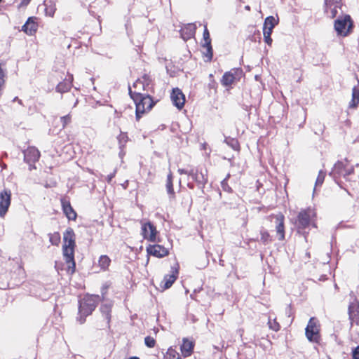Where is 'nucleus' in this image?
Here are the masks:
<instances>
[{
	"mask_svg": "<svg viewBox=\"0 0 359 359\" xmlns=\"http://www.w3.org/2000/svg\"><path fill=\"white\" fill-rule=\"evenodd\" d=\"M129 94L136 106L135 116L138 121L145 112L150 111L155 105V102L149 95H143L140 93L133 92L129 87Z\"/></svg>",
	"mask_w": 359,
	"mask_h": 359,
	"instance_id": "obj_1",
	"label": "nucleus"
},
{
	"mask_svg": "<svg viewBox=\"0 0 359 359\" xmlns=\"http://www.w3.org/2000/svg\"><path fill=\"white\" fill-rule=\"evenodd\" d=\"M178 172L180 175H187L188 180H192V182H188L187 187L190 189H194L195 187L194 182H195L199 189L202 192L204 191V188L208 182V175L203 173L202 170H199L197 168L190 167L189 168H179Z\"/></svg>",
	"mask_w": 359,
	"mask_h": 359,
	"instance_id": "obj_2",
	"label": "nucleus"
},
{
	"mask_svg": "<svg viewBox=\"0 0 359 359\" xmlns=\"http://www.w3.org/2000/svg\"><path fill=\"white\" fill-rule=\"evenodd\" d=\"M99 301V295H86L79 302L77 320L80 324L86 322V318L95 309Z\"/></svg>",
	"mask_w": 359,
	"mask_h": 359,
	"instance_id": "obj_3",
	"label": "nucleus"
},
{
	"mask_svg": "<svg viewBox=\"0 0 359 359\" xmlns=\"http://www.w3.org/2000/svg\"><path fill=\"white\" fill-rule=\"evenodd\" d=\"M354 172L353 166H349L348 161L345 159L343 161H338L333 166L329 175L334 180V182L340 185L339 180L344 177L346 181H351L352 180L351 175Z\"/></svg>",
	"mask_w": 359,
	"mask_h": 359,
	"instance_id": "obj_4",
	"label": "nucleus"
},
{
	"mask_svg": "<svg viewBox=\"0 0 359 359\" xmlns=\"http://www.w3.org/2000/svg\"><path fill=\"white\" fill-rule=\"evenodd\" d=\"M312 213L313 212L310 208L302 210L298 213L295 222L297 233L304 236L305 240H306L307 235L309 234Z\"/></svg>",
	"mask_w": 359,
	"mask_h": 359,
	"instance_id": "obj_5",
	"label": "nucleus"
},
{
	"mask_svg": "<svg viewBox=\"0 0 359 359\" xmlns=\"http://www.w3.org/2000/svg\"><path fill=\"white\" fill-rule=\"evenodd\" d=\"M334 26L337 35L346 36L352 32L353 22L349 15H344L334 21Z\"/></svg>",
	"mask_w": 359,
	"mask_h": 359,
	"instance_id": "obj_6",
	"label": "nucleus"
},
{
	"mask_svg": "<svg viewBox=\"0 0 359 359\" xmlns=\"http://www.w3.org/2000/svg\"><path fill=\"white\" fill-rule=\"evenodd\" d=\"M320 330L318 319L314 317L311 318L305 329V335L307 339L310 342L319 344L321 340Z\"/></svg>",
	"mask_w": 359,
	"mask_h": 359,
	"instance_id": "obj_7",
	"label": "nucleus"
},
{
	"mask_svg": "<svg viewBox=\"0 0 359 359\" xmlns=\"http://www.w3.org/2000/svg\"><path fill=\"white\" fill-rule=\"evenodd\" d=\"M24 161L29 165V170L35 169V163L40 158V152L35 147H29L23 151Z\"/></svg>",
	"mask_w": 359,
	"mask_h": 359,
	"instance_id": "obj_8",
	"label": "nucleus"
},
{
	"mask_svg": "<svg viewBox=\"0 0 359 359\" xmlns=\"http://www.w3.org/2000/svg\"><path fill=\"white\" fill-rule=\"evenodd\" d=\"M74 248L75 246H62V253L67 266L68 273L72 274L75 271L76 264L74 261Z\"/></svg>",
	"mask_w": 359,
	"mask_h": 359,
	"instance_id": "obj_9",
	"label": "nucleus"
},
{
	"mask_svg": "<svg viewBox=\"0 0 359 359\" xmlns=\"http://www.w3.org/2000/svg\"><path fill=\"white\" fill-rule=\"evenodd\" d=\"M342 0H324V12L330 18H334L341 9Z\"/></svg>",
	"mask_w": 359,
	"mask_h": 359,
	"instance_id": "obj_10",
	"label": "nucleus"
},
{
	"mask_svg": "<svg viewBox=\"0 0 359 359\" xmlns=\"http://www.w3.org/2000/svg\"><path fill=\"white\" fill-rule=\"evenodd\" d=\"M179 274V265L176 264L171 267V274H167L164 276L163 280L160 284V287L163 290L170 288L177 280Z\"/></svg>",
	"mask_w": 359,
	"mask_h": 359,
	"instance_id": "obj_11",
	"label": "nucleus"
},
{
	"mask_svg": "<svg viewBox=\"0 0 359 359\" xmlns=\"http://www.w3.org/2000/svg\"><path fill=\"white\" fill-rule=\"evenodd\" d=\"M11 192L5 189L0 193V217H4L11 205Z\"/></svg>",
	"mask_w": 359,
	"mask_h": 359,
	"instance_id": "obj_12",
	"label": "nucleus"
},
{
	"mask_svg": "<svg viewBox=\"0 0 359 359\" xmlns=\"http://www.w3.org/2000/svg\"><path fill=\"white\" fill-rule=\"evenodd\" d=\"M142 233L144 238L151 242H156L157 231L155 226L151 222H149L142 225Z\"/></svg>",
	"mask_w": 359,
	"mask_h": 359,
	"instance_id": "obj_13",
	"label": "nucleus"
},
{
	"mask_svg": "<svg viewBox=\"0 0 359 359\" xmlns=\"http://www.w3.org/2000/svg\"><path fill=\"white\" fill-rule=\"evenodd\" d=\"M172 104L179 109H181L185 102V97L178 88H174L170 95Z\"/></svg>",
	"mask_w": 359,
	"mask_h": 359,
	"instance_id": "obj_14",
	"label": "nucleus"
},
{
	"mask_svg": "<svg viewBox=\"0 0 359 359\" xmlns=\"http://www.w3.org/2000/svg\"><path fill=\"white\" fill-rule=\"evenodd\" d=\"M276 230L278 235V240L283 241L285 239V226L284 220L285 217L283 214L279 213L275 217Z\"/></svg>",
	"mask_w": 359,
	"mask_h": 359,
	"instance_id": "obj_15",
	"label": "nucleus"
},
{
	"mask_svg": "<svg viewBox=\"0 0 359 359\" xmlns=\"http://www.w3.org/2000/svg\"><path fill=\"white\" fill-rule=\"evenodd\" d=\"M148 254L156 257H163L168 255V250L161 245H150L147 247Z\"/></svg>",
	"mask_w": 359,
	"mask_h": 359,
	"instance_id": "obj_16",
	"label": "nucleus"
},
{
	"mask_svg": "<svg viewBox=\"0 0 359 359\" xmlns=\"http://www.w3.org/2000/svg\"><path fill=\"white\" fill-rule=\"evenodd\" d=\"M61 205L62 208V210L65 216L68 218L69 220H75L76 219V212L72 207L69 201L66 198L61 199Z\"/></svg>",
	"mask_w": 359,
	"mask_h": 359,
	"instance_id": "obj_17",
	"label": "nucleus"
},
{
	"mask_svg": "<svg viewBox=\"0 0 359 359\" xmlns=\"http://www.w3.org/2000/svg\"><path fill=\"white\" fill-rule=\"evenodd\" d=\"M196 26L194 23H189L182 27L180 34L184 41H187L194 36Z\"/></svg>",
	"mask_w": 359,
	"mask_h": 359,
	"instance_id": "obj_18",
	"label": "nucleus"
},
{
	"mask_svg": "<svg viewBox=\"0 0 359 359\" xmlns=\"http://www.w3.org/2000/svg\"><path fill=\"white\" fill-rule=\"evenodd\" d=\"M35 20L36 18L34 17L28 18L26 22L22 26V30L29 36L34 35L37 31L38 28V25Z\"/></svg>",
	"mask_w": 359,
	"mask_h": 359,
	"instance_id": "obj_19",
	"label": "nucleus"
},
{
	"mask_svg": "<svg viewBox=\"0 0 359 359\" xmlns=\"http://www.w3.org/2000/svg\"><path fill=\"white\" fill-rule=\"evenodd\" d=\"M72 81L73 76L69 75L68 79L65 78L63 81L60 82L57 85L55 88L56 91L60 93L68 92L72 86Z\"/></svg>",
	"mask_w": 359,
	"mask_h": 359,
	"instance_id": "obj_20",
	"label": "nucleus"
},
{
	"mask_svg": "<svg viewBox=\"0 0 359 359\" xmlns=\"http://www.w3.org/2000/svg\"><path fill=\"white\" fill-rule=\"evenodd\" d=\"M63 241V245L75 246V234L72 228H67L64 232Z\"/></svg>",
	"mask_w": 359,
	"mask_h": 359,
	"instance_id": "obj_21",
	"label": "nucleus"
},
{
	"mask_svg": "<svg viewBox=\"0 0 359 359\" xmlns=\"http://www.w3.org/2000/svg\"><path fill=\"white\" fill-rule=\"evenodd\" d=\"M349 318L351 322H357L359 320V303L353 302L348 306Z\"/></svg>",
	"mask_w": 359,
	"mask_h": 359,
	"instance_id": "obj_22",
	"label": "nucleus"
},
{
	"mask_svg": "<svg viewBox=\"0 0 359 359\" xmlns=\"http://www.w3.org/2000/svg\"><path fill=\"white\" fill-rule=\"evenodd\" d=\"M181 351L184 357L191 355L194 349V344L187 339H183L182 344L180 347Z\"/></svg>",
	"mask_w": 359,
	"mask_h": 359,
	"instance_id": "obj_23",
	"label": "nucleus"
},
{
	"mask_svg": "<svg viewBox=\"0 0 359 359\" xmlns=\"http://www.w3.org/2000/svg\"><path fill=\"white\" fill-rule=\"evenodd\" d=\"M151 83V79L149 76L144 74L141 79H137L133 84V87L135 88H142L145 89L149 87Z\"/></svg>",
	"mask_w": 359,
	"mask_h": 359,
	"instance_id": "obj_24",
	"label": "nucleus"
},
{
	"mask_svg": "<svg viewBox=\"0 0 359 359\" xmlns=\"http://www.w3.org/2000/svg\"><path fill=\"white\" fill-rule=\"evenodd\" d=\"M165 187L170 198H174L175 197V193L173 189L172 175L171 172H170L167 176Z\"/></svg>",
	"mask_w": 359,
	"mask_h": 359,
	"instance_id": "obj_25",
	"label": "nucleus"
},
{
	"mask_svg": "<svg viewBox=\"0 0 359 359\" xmlns=\"http://www.w3.org/2000/svg\"><path fill=\"white\" fill-rule=\"evenodd\" d=\"M112 304L111 302H106L101 305L100 310L102 315L107 320V323H109L111 320V311Z\"/></svg>",
	"mask_w": 359,
	"mask_h": 359,
	"instance_id": "obj_26",
	"label": "nucleus"
},
{
	"mask_svg": "<svg viewBox=\"0 0 359 359\" xmlns=\"http://www.w3.org/2000/svg\"><path fill=\"white\" fill-rule=\"evenodd\" d=\"M111 259L107 255H101L98 259V266L103 271L108 270L111 264Z\"/></svg>",
	"mask_w": 359,
	"mask_h": 359,
	"instance_id": "obj_27",
	"label": "nucleus"
},
{
	"mask_svg": "<svg viewBox=\"0 0 359 359\" xmlns=\"http://www.w3.org/2000/svg\"><path fill=\"white\" fill-rule=\"evenodd\" d=\"M235 81L236 79L231 75V74H230L229 72H226L222 76L221 83L222 86L227 87L231 86Z\"/></svg>",
	"mask_w": 359,
	"mask_h": 359,
	"instance_id": "obj_28",
	"label": "nucleus"
},
{
	"mask_svg": "<svg viewBox=\"0 0 359 359\" xmlns=\"http://www.w3.org/2000/svg\"><path fill=\"white\" fill-rule=\"evenodd\" d=\"M260 242L264 245H268L272 242V237L269 234V231L264 229L260 230Z\"/></svg>",
	"mask_w": 359,
	"mask_h": 359,
	"instance_id": "obj_29",
	"label": "nucleus"
},
{
	"mask_svg": "<svg viewBox=\"0 0 359 359\" xmlns=\"http://www.w3.org/2000/svg\"><path fill=\"white\" fill-rule=\"evenodd\" d=\"M224 142L235 151L240 149V144L237 139L227 137L224 139Z\"/></svg>",
	"mask_w": 359,
	"mask_h": 359,
	"instance_id": "obj_30",
	"label": "nucleus"
},
{
	"mask_svg": "<svg viewBox=\"0 0 359 359\" xmlns=\"http://www.w3.org/2000/svg\"><path fill=\"white\" fill-rule=\"evenodd\" d=\"M128 140H129V138H128L127 133L121 132L119 135L117 137V140L118 142V147L119 148L125 147Z\"/></svg>",
	"mask_w": 359,
	"mask_h": 359,
	"instance_id": "obj_31",
	"label": "nucleus"
},
{
	"mask_svg": "<svg viewBox=\"0 0 359 359\" xmlns=\"http://www.w3.org/2000/svg\"><path fill=\"white\" fill-rule=\"evenodd\" d=\"M268 325L270 330L278 332L280 329V324L276 321V318L272 319L271 317L269 318Z\"/></svg>",
	"mask_w": 359,
	"mask_h": 359,
	"instance_id": "obj_32",
	"label": "nucleus"
},
{
	"mask_svg": "<svg viewBox=\"0 0 359 359\" xmlns=\"http://www.w3.org/2000/svg\"><path fill=\"white\" fill-rule=\"evenodd\" d=\"M49 241L53 245H58L60 243V235L58 232L49 233Z\"/></svg>",
	"mask_w": 359,
	"mask_h": 359,
	"instance_id": "obj_33",
	"label": "nucleus"
},
{
	"mask_svg": "<svg viewBox=\"0 0 359 359\" xmlns=\"http://www.w3.org/2000/svg\"><path fill=\"white\" fill-rule=\"evenodd\" d=\"M203 46L206 48V53H204V55L207 57V61H211L213 56V50L211 43L209 44H203Z\"/></svg>",
	"mask_w": 359,
	"mask_h": 359,
	"instance_id": "obj_34",
	"label": "nucleus"
},
{
	"mask_svg": "<svg viewBox=\"0 0 359 359\" xmlns=\"http://www.w3.org/2000/svg\"><path fill=\"white\" fill-rule=\"evenodd\" d=\"M179 355V353L172 348H170L168 349L166 354L165 355V359H175L177 358Z\"/></svg>",
	"mask_w": 359,
	"mask_h": 359,
	"instance_id": "obj_35",
	"label": "nucleus"
},
{
	"mask_svg": "<svg viewBox=\"0 0 359 359\" xmlns=\"http://www.w3.org/2000/svg\"><path fill=\"white\" fill-rule=\"evenodd\" d=\"M277 24V20L273 16L267 17L264 22V25L273 28Z\"/></svg>",
	"mask_w": 359,
	"mask_h": 359,
	"instance_id": "obj_36",
	"label": "nucleus"
},
{
	"mask_svg": "<svg viewBox=\"0 0 359 359\" xmlns=\"http://www.w3.org/2000/svg\"><path fill=\"white\" fill-rule=\"evenodd\" d=\"M60 122L62 123V128L64 129L67 125L72 122V116L70 114L61 116Z\"/></svg>",
	"mask_w": 359,
	"mask_h": 359,
	"instance_id": "obj_37",
	"label": "nucleus"
},
{
	"mask_svg": "<svg viewBox=\"0 0 359 359\" xmlns=\"http://www.w3.org/2000/svg\"><path fill=\"white\" fill-rule=\"evenodd\" d=\"M236 80H239L243 74V70L241 68H233L229 71Z\"/></svg>",
	"mask_w": 359,
	"mask_h": 359,
	"instance_id": "obj_38",
	"label": "nucleus"
},
{
	"mask_svg": "<svg viewBox=\"0 0 359 359\" xmlns=\"http://www.w3.org/2000/svg\"><path fill=\"white\" fill-rule=\"evenodd\" d=\"M203 40L205 41L203 44H209L210 43H211L210 33L208 29L207 25H204V31H203Z\"/></svg>",
	"mask_w": 359,
	"mask_h": 359,
	"instance_id": "obj_39",
	"label": "nucleus"
},
{
	"mask_svg": "<svg viewBox=\"0 0 359 359\" xmlns=\"http://www.w3.org/2000/svg\"><path fill=\"white\" fill-rule=\"evenodd\" d=\"M325 175H326L325 172H323V170L319 171L318 177L316 181V186H318V185L320 186L323 184L324 180H325Z\"/></svg>",
	"mask_w": 359,
	"mask_h": 359,
	"instance_id": "obj_40",
	"label": "nucleus"
},
{
	"mask_svg": "<svg viewBox=\"0 0 359 359\" xmlns=\"http://www.w3.org/2000/svg\"><path fill=\"white\" fill-rule=\"evenodd\" d=\"M359 104V98L352 95V98L348 104L349 109H356Z\"/></svg>",
	"mask_w": 359,
	"mask_h": 359,
	"instance_id": "obj_41",
	"label": "nucleus"
},
{
	"mask_svg": "<svg viewBox=\"0 0 359 359\" xmlns=\"http://www.w3.org/2000/svg\"><path fill=\"white\" fill-rule=\"evenodd\" d=\"M144 343L147 347L153 348L155 346L156 341L153 337L147 336L144 338Z\"/></svg>",
	"mask_w": 359,
	"mask_h": 359,
	"instance_id": "obj_42",
	"label": "nucleus"
},
{
	"mask_svg": "<svg viewBox=\"0 0 359 359\" xmlns=\"http://www.w3.org/2000/svg\"><path fill=\"white\" fill-rule=\"evenodd\" d=\"M221 187L222 190L227 193H233V189L229 185L228 182L226 180H222L221 182Z\"/></svg>",
	"mask_w": 359,
	"mask_h": 359,
	"instance_id": "obj_43",
	"label": "nucleus"
},
{
	"mask_svg": "<svg viewBox=\"0 0 359 359\" xmlns=\"http://www.w3.org/2000/svg\"><path fill=\"white\" fill-rule=\"evenodd\" d=\"M264 39L265 43H266L269 46H271L272 43V39L271 38V35H269V33L266 32V34H264Z\"/></svg>",
	"mask_w": 359,
	"mask_h": 359,
	"instance_id": "obj_44",
	"label": "nucleus"
},
{
	"mask_svg": "<svg viewBox=\"0 0 359 359\" xmlns=\"http://www.w3.org/2000/svg\"><path fill=\"white\" fill-rule=\"evenodd\" d=\"M352 356L353 359H359V346L353 350Z\"/></svg>",
	"mask_w": 359,
	"mask_h": 359,
	"instance_id": "obj_45",
	"label": "nucleus"
},
{
	"mask_svg": "<svg viewBox=\"0 0 359 359\" xmlns=\"http://www.w3.org/2000/svg\"><path fill=\"white\" fill-rule=\"evenodd\" d=\"M46 15L53 17L55 13V9L52 7L50 8H46L45 9Z\"/></svg>",
	"mask_w": 359,
	"mask_h": 359,
	"instance_id": "obj_46",
	"label": "nucleus"
},
{
	"mask_svg": "<svg viewBox=\"0 0 359 359\" xmlns=\"http://www.w3.org/2000/svg\"><path fill=\"white\" fill-rule=\"evenodd\" d=\"M273 28H271L270 27H267L265 25H263V34H266V32L269 33V35H271L272 33V30Z\"/></svg>",
	"mask_w": 359,
	"mask_h": 359,
	"instance_id": "obj_47",
	"label": "nucleus"
},
{
	"mask_svg": "<svg viewBox=\"0 0 359 359\" xmlns=\"http://www.w3.org/2000/svg\"><path fill=\"white\" fill-rule=\"evenodd\" d=\"M124 149H125V147L119 148L120 151L118 153V156L121 158H123L126 154V151H125Z\"/></svg>",
	"mask_w": 359,
	"mask_h": 359,
	"instance_id": "obj_48",
	"label": "nucleus"
},
{
	"mask_svg": "<svg viewBox=\"0 0 359 359\" xmlns=\"http://www.w3.org/2000/svg\"><path fill=\"white\" fill-rule=\"evenodd\" d=\"M115 171L107 176V182H109L115 177Z\"/></svg>",
	"mask_w": 359,
	"mask_h": 359,
	"instance_id": "obj_49",
	"label": "nucleus"
},
{
	"mask_svg": "<svg viewBox=\"0 0 359 359\" xmlns=\"http://www.w3.org/2000/svg\"><path fill=\"white\" fill-rule=\"evenodd\" d=\"M13 102H18V103L20 105H23L22 101L18 98V97H15L13 100Z\"/></svg>",
	"mask_w": 359,
	"mask_h": 359,
	"instance_id": "obj_50",
	"label": "nucleus"
},
{
	"mask_svg": "<svg viewBox=\"0 0 359 359\" xmlns=\"http://www.w3.org/2000/svg\"><path fill=\"white\" fill-rule=\"evenodd\" d=\"M32 0H22L20 4L22 6H27Z\"/></svg>",
	"mask_w": 359,
	"mask_h": 359,
	"instance_id": "obj_51",
	"label": "nucleus"
},
{
	"mask_svg": "<svg viewBox=\"0 0 359 359\" xmlns=\"http://www.w3.org/2000/svg\"><path fill=\"white\" fill-rule=\"evenodd\" d=\"M230 177H231V175L229 173H228L226 175V177L223 180H226V182H228V180L230 178Z\"/></svg>",
	"mask_w": 359,
	"mask_h": 359,
	"instance_id": "obj_52",
	"label": "nucleus"
},
{
	"mask_svg": "<svg viewBox=\"0 0 359 359\" xmlns=\"http://www.w3.org/2000/svg\"><path fill=\"white\" fill-rule=\"evenodd\" d=\"M245 10H247V11H250V6H246L245 7Z\"/></svg>",
	"mask_w": 359,
	"mask_h": 359,
	"instance_id": "obj_53",
	"label": "nucleus"
},
{
	"mask_svg": "<svg viewBox=\"0 0 359 359\" xmlns=\"http://www.w3.org/2000/svg\"><path fill=\"white\" fill-rule=\"evenodd\" d=\"M129 359H140V358L136 356H133V357H130Z\"/></svg>",
	"mask_w": 359,
	"mask_h": 359,
	"instance_id": "obj_54",
	"label": "nucleus"
},
{
	"mask_svg": "<svg viewBox=\"0 0 359 359\" xmlns=\"http://www.w3.org/2000/svg\"><path fill=\"white\" fill-rule=\"evenodd\" d=\"M223 262H224L223 260L220 259L219 260V264L223 266L224 265Z\"/></svg>",
	"mask_w": 359,
	"mask_h": 359,
	"instance_id": "obj_55",
	"label": "nucleus"
},
{
	"mask_svg": "<svg viewBox=\"0 0 359 359\" xmlns=\"http://www.w3.org/2000/svg\"><path fill=\"white\" fill-rule=\"evenodd\" d=\"M239 332H241V336H242V333H243V331L241 330H239Z\"/></svg>",
	"mask_w": 359,
	"mask_h": 359,
	"instance_id": "obj_56",
	"label": "nucleus"
},
{
	"mask_svg": "<svg viewBox=\"0 0 359 359\" xmlns=\"http://www.w3.org/2000/svg\"><path fill=\"white\" fill-rule=\"evenodd\" d=\"M77 103H78V100H76V102H75V104H74V107H75V106L77 104Z\"/></svg>",
	"mask_w": 359,
	"mask_h": 359,
	"instance_id": "obj_57",
	"label": "nucleus"
},
{
	"mask_svg": "<svg viewBox=\"0 0 359 359\" xmlns=\"http://www.w3.org/2000/svg\"><path fill=\"white\" fill-rule=\"evenodd\" d=\"M210 77L212 78L213 77L212 74H210Z\"/></svg>",
	"mask_w": 359,
	"mask_h": 359,
	"instance_id": "obj_58",
	"label": "nucleus"
},
{
	"mask_svg": "<svg viewBox=\"0 0 359 359\" xmlns=\"http://www.w3.org/2000/svg\"><path fill=\"white\" fill-rule=\"evenodd\" d=\"M2 1V0H0V3Z\"/></svg>",
	"mask_w": 359,
	"mask_h": 359,
	"instance_id": "obj_59",
	"label": "nucleus"
}]
</instances>
